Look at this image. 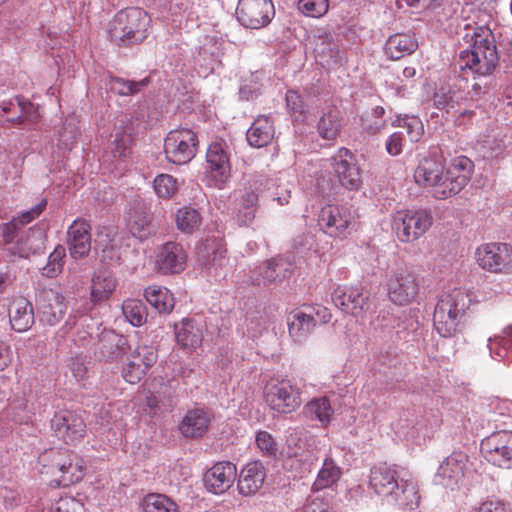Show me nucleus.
Segmentation results:
<instances>
[{"mask_svg":"<svg viewBox=\"0 0 512 512\" xmlns=\"http://www.w3.org/2000/svg\"><path fill=\"white\" fill-rule=\"evenodd\" d=\"M393 124L404 130L411 142L419 141L424 133L423 124L416 116L398 117Z\"/></svg>","mask_w":512,"mask_h":512,"instance_id":"48","label":"nucleus"},{"mask_svg":"<svg viewBox=\"0 0 512 512\" xmlns=\"http://www.w3.org/2000/svg\"><path fill=\"white\" fill-rule=\"evenodd\" d=\"M17 107L20 114L13 118H8L7 121L15 124H22L24 121L36 122L40 118L39 107L34 105L29 100L16 97Z\"/></svg>","mask_w":512,"mask_h":512,"instance_id":"49","label":"nucleus"},{"mask_svg":"<svg viewBox=\"0 0 512 512\" xmlns=\"http://www.w3.org/2000/svg\"><path fill=\"white\" fill-rule=\"evenodd\" d=\"M20 229L21 227L16 224L13 219L9 222L0 224L4 252L5 248H10V245L16 244L17 238L21 235Z\"/></svg>","mask_w":512,"mask_h":512,"instance_id":"56","label":"nucleus"},{"mask_svg":"<svg viewBox=\"0 0 512 512\" xmlns=\"http://www.w3.org/2000/svg\"><path fill=\"white\" fill-rule=\"evenodd\" d=\"M275 16L272 0H239L236 17L239 23L251 29L267 26Z\"/></svg>","mask_w":512,"mask_h":512,"instance_id":"12","label":"nucleus"},{"mask_svg":"<svg viewBox=\"0 0 512 512\" xmlns=\"http://www.w3.org/2000/svg\"><path fill=\"white\" fill-rule=\"evenodd\" d=\"M65 256V248L61 245L57 246L54 251L49 255L48 263L43 268V274L48 277L57 275L63 265V257Z\"/></svg>","mask_w":512,"mask_h":512,"instance_id":"55","label":"nucleus"},{"mask_svg":"<svg viewBox=\"0 0 512 512\" xmlns=\"http://www.w3.org/2000/svg\"><path fill=\"white\" fill-rule=\"evenodd\" d=\"M390 299L399 305L411 302L418 294L415 276L408 271H399L393 275L388 284Z\"/></svg>","mask_w":512,"mask_h":512,"instance_id":"25","label":"nucleus"},{"mask_svg":"<svg viewBox=\"0 0 512 512\" xmlns=\"http://www.w3.org/2000/svg\"><path fill=\"white\" fill-rule=\"evenodd\" d=\"M78 135L76 125L72 121H66L58 132L59 142L67 149H71Z\"/></svg>","mask_w":512,"mask_h":512,"instance_id":"61","label":"nucleus"},{"mask_svg":"<svg viewBox=\"0 0 512 512\" xmlns=\"http://www.w3.org/2000/svg\"><path fill=\"white\" fill-rule=\"evenodd\" d=\"M342 475L341 468L335 461L327 456L323 460L321 469L312 485L313 495H317L322 490L334 491V486L338 483Z\"/></svg>","mask_w":512,"mask_h":512,"instance_id":"35","label":"nucleus"},{"mask_svg":"<svg viewBox=\"0 0 512 512\" xmlns=\"http://www.w3.org/2000/svg\"><path fill=\"white\" fill-rule=\"evenodd\" d=\"M265 400L271 409L288 414L300 407L301 393L289 380H276L267 384Z\"/></svg>","mask_w":512,"mask_h":512,"instance_id":"10","label":"nucleus"},{"mask_svg":"<svg viewBox=\"0 0 512 512\" xmlns=\"http://www.w3.org/2000/svg\"><path fill=\"white\" fill-rule=\"evenodd\" d=\"M293 271V260L289 256L277 255L266 260L253 271L251 281L254 285H279L289 278Z\"/></svg>","mask_w":512,"mask_h":512,"instance_id":"13","label":"nucleus"},{"mask_svg":"<svg viewBox=\"0 0 512 512\" xmlns=\"http://www.w3.org/2000/svg\"><path fill=\"white\" fill-rule=\"evenodd\" d=\"M316 438L304 430H294L287 438L288 454L294 457V452L307 449L308 444H315Z\"/></svg>","mask_w":512,"mask_h":512,"instance_id":"50","label":"nucleus"},{"mask_svg":"<svg viewBox=\"0 0 512 512\" xmlns=\"http://www.w3.org/2000/svg\"><path fill=\"white\" fill-rule=\"evenodd\" d=\"M473 169V162L466 156H458L451 160L445 171V182L447 183L449 197L459 193L467 185Z\"/></svg>","mask_w":512,"mask_h":512,"instance_id":"24","label":"nucleus"},{"mask_svg":"<svg viewBox=\"0 0 512 512\" xmlns=\"http://www.w3.org/2000/svg\"><path fill=\"white\" fill-rule=\"evenodd\" d=\"M211 422V414L204 408L188 410L180 423L179 430L184 437L200 438L207 431Z\"/></svg>","mask_w":512,"mask_h":512,"instance_id":"30","label":"nucleus"},{"mask_svg":"<svg viewBox=\"0 0 512 512\" xmlns=\"http://www.w3.org/2000/svg\"><path fill=\"white\" fill-rule=\"evenodd\" d=\"M147 372L143 370L141 365L135 364L130 359L128 363L123 367L122 376L128 383H138Z\"/></svg>","mask_w":512,"mask_h":512,"instance_id":"63","label":"nucleus"},{"mask_svg":"<svg viewBox=\"0 0 512 512\" xmlns=\"http://www.w3.org/2000/svg\"><path fill=\"white\" fill-rule=\"evenodd\" d=\"M9 319L13 330L25 332L34 324L32 303L24 297L14 298L9 305Z\"/></svg>","mask_w":512,"mask_h":512,"instance_id":"32","label":"nucleus"},{"mask_svg":"<svg viewBox=\"0 0 512 512\" xmlns=\"http://www.w3.org/2000/svg\"><path fill=\"white\" fill-rule=\"evenodd\" d=\"M151 221V214L143 205H138L131 211L127 225L134 237L143 240L153 232Z\"/></svg>","mask_w":512,"mask_h":512,"instance_id":"38","label":"nucleus"},{"mask_svg":"<svg viewBox=\"0 0 512 512\" xmlns=\"http://www.w3.org/2000/svg\"><path fill=\"white\" fill-rule=\"evenodd\" d=\"M144 297L159 313L169 314L174 309L173 294L165 287L150 286L145 289Z\"/></svg>","mask_w":512,"mask_h":512,"instance_id":"40","label":"nucleus"},{"mask_svg":"<svg viewBox=\"0 0 512 512\" xmlns=\"http://www.w3.org/2000/svg\"><path fill=\"white\" fill-rule=\"evenodd\" d=\"M342 129L341 112L336 107H329L322 113L317 123V132L324 140H335Z\"/></svg>","mask_w":512,"mask_h":512,"instance_id":"37","label":"nucleus"},{"mask_svg":"<svg viewBox=\"0 0 512 512\" xmlns=\"http://www.w3.org/2000/svg\"><path fill=\"white\" fill-rule=\"evenodd\" d=\"M149 83V77L139 81L127 80L120 77H111L108 85L112 92L121 96H130L139 93Z\"/></svg>","mask_w":512,"mask_h":512,"instance_id":"46","label":"nucleus"},{"mask_svg":"<svg viewBox=\"0 0 512 512\" xmlns=\"http://www.w3.org/2000/svg\"><path fill=\"white\" fill-rule=\"evenodd\" d=\"M304 413L311 420L327 425L333 415V409L327 397H320L309 401L304 407Z\"/></svg>","mask_w":512,"mask_h":512,"instance_id":"43","label":"nucleus"},{"mask_svg":"<svg viewBox=\"0 0 512 512\" xmlns=\"http://www.w3.org/2000/svg\"><path fill=\"white\" fill-rule=\"evenodd\" d=\"M202 223L199 211L191 206H184L176 213L177 228L186 234L198 230Z\"/></svg>","mask_w":512,"mask_h":512,"instance_id":"44","label":"nucleus"},{"mask_svg":"<svg viewBox=\"0 0 512 512\" xmlns=\"http://www.w3.org/2000/svg\"><path fill=\"white\" fill-rule=\"evenodd\" d=\"M115 287L116 281L109 271H98L92 280V301L97 303L108 299Z\"/></svg>","mask_w":512,"mask_h":512,"instance_id":"41","label":"nucleus"},{"mask_svg":"<svg viewBox=\"0 0 512 512\" xmlns=\"http://www.w3.org/2000/svg\"><path fill=\"white\" fill-rule=\"evenodd\" d=\"M198 139L190 129L170 131L164 141V152L167 159L178 165L191 161L197 152Z\"/></svg>","mask_w":512,"mask_h":512,"instance_id":"8","label":"nucleus"},{"mask_svg":"<svg viewBox=\"0 0 512 512\" xmlns=\"http://www.w3.org/2000/svg\"><path fill=\"white\" fill-rule=\"evenodd\" d=\"M197 263L209 277L220 280L226 276L227 249L222 239L206 238L197 247Z\"/></svg>","mask_w":512,"mask_h":512,"instance_id":"5","label":"nucleus"},{"mask_svg":"<svg viewBox=\"0 0 512 512\" xmlns=\"http://www.w3.org/2000/svg\"><path fill=\"white\" fill-rule=\"evenodd\" d=\"M332 160L340 184L346 189L358 190L362 184L361 170L351 151L341 148Z\"/></svg>","mask_w":512,"mask_h":512,"instance_id":"19","label":"nucleus"},{"mask_svg":"<svg viewBox=\"0 0 512 512\" xmlns=\"http://www.w3.org/2000/svg\"><path fill=\"white\" fill-rule=\"evenodd\" d=\"M46 234L40 227L34 226L21 232L16 244L5 248L6 256L10 261L28 259L32 255L44 253Z\"/></svg>","mask_w":512,"mask_h":512,"instance_id":"15","label":"nucleus"},{"mask_svg":"<svg viewBox=\"0 0 512 512\" xmlns=\"http://www.w3.org/2000/svg\"><path fill=\"white\" fill-rule=\"evenodd\" d=\"M406 476L403 468L381 464L371 469L369 485L388 502L413 510L419 506L420 495L417 484Z\"/></svg>","mask_w":512,"mask_h":512,"instance_id":"2","label":"nucleus"},{"mask_svg":"<svg viewBox=\"0 0 512 512\" xmlns=\"http://www.w3.org/2000/svg\"><path fill=\"white\" fill-rule=\"evenodd\" d=\"M478 264L488 271L499 272L512 267V247L506 243H489L476 251Z\"/></svg>","mask_w":512,"mask_h":512,"instance_id":"18","label":"nucleus"},{"mask_svg":"<svg viewBox=\"0 0 512 512\" xmlns=\"http://www.w3.org/2000/svg\"><path fill=\"white\" fill-rule=\"evenodd\" d=\"M257 447L269 457H275L278 453V445L267 431H260L256 435Z\"/></svg>","mask_w":512,"mask_h":512,"instance_id":"58","label":"nucleus"},{"mask_svg":"<svg viewBox=\"0 0 512 512\" xmlns=\"http://www.w3.org/2000/svg\"><path fill=\"white\" fill-rule=\"evenodd\" d=\"M319 449L317 443L308 444L307 449L300 452H294V458L303 466V472H310L312 467L318 461Z\"/></svg>","mask_w":512,"mask_h":512,"instance_id":"54","label":"nucleus"},{"mask_svg":"<svg viewBox=\"0 0 512 512\" xmlns=\"http://www.w3.org/2000/svg\"><path fill=\"white\" fill-rule=\"evenodd\" d=\"M471 39L473 40L471 49L460 53V68L472 71L475 80L472 91L474 95L480 96L496 86L493 73L499 57L494 36L488 27L475 28Z\"/></svg>","mask_w":512,"mask_h":512,"instance_id":"1","label":"nucleus"},{"mask_svg":"<svg viewBox=\"0 0 512 512\" xmlns=\"http://www.w3.org/2000/svg\"><path fill=\"white\" fill-rule=\"evenodd\" d=\"M154 190L161 198H170L177 191L176 179L168 174H161L154 180Z\"/></svg>","mask_w":512,"mask_h":512,"instance_id":"52","label":"nucleus"},{"mask_svg":"<svg viewBox=\"0 0 512 512\" xmlns=\"http://www.w3.org/2000/svg\"><path fill=\"white\" fill-rule=\"evenodd\" d=\"M329 8L328 0H299L298 9L306 16L321 17Z\"/></svg>","mask_w":512,"mask_h":512,"instance_id":"53","label":"nucleus"},{"mask_svg":"<svg viewBox=\"0 0 512 512\" xmlns=\"http://www.w3.org/2000/svg\"><path fill=\"white\" fill-rule=\"evenodd\" d=\"M143 512H178V506L166 495L152 493L143 500Z\"/></svg>","mask_w":512,"mask_h":512,"instance_id":"47","label":"nucleus"},{"mask_svg":"<svg viewBox=\"0 0 512 512\" xmlns=\"http://www.w3.org/2000/svg\"><path fill=\"white\" fill-rule=\"evenodd\" d=\"M36 308L40 322L49 325H57L67 311L64 296L52 288H42L36 295Z\"/></svg>","mask_w":512,"mask_h":512,"instance_id":"14","label":"nucleus"},{"mask_svg":"<svg viewBox=\"0 0 512 512\" xmlns=\"http://www.w3.org/2000/svg\"><path fill=\"white\" fill-rule=\"evenodd\" d=\"M40 460L42 462L50 461L52 473H54V470L62 473L60 481L64 486L77 483L84 476L85 466L83 460L70 450H50L44 453Z\"/></svg>","mask_w":512,"mask_h":512,"instance_id":"9","label":"nucleus"},{"mask_svg":"<svg viewBox=\"0 0 512 512\" xmlns=\"http://www.w3.org/2000/svg\"><path fill=\"white\" fill-rule=\"evenodd\" d=\"M236 475L237 468L232 462H218L206 471L203 482L209 492L222 494L233 485Z\"/></svg>","mask_w":512,"mask_h":512,"instance_id":"23","label":"nucleus"},{"mask_svg":"<svg viewBox=\"0 0 512 512\" xmlns=\"http://www.w3.org/2000/svg\"><path fill=\"white\" fill-rule=\"evenodd\" d=\"M130 360L141 365L144 371H148L157 361V351L153 346H139L131 354Z\"/></svg>","mask_w":512,"mask_h":512,"instance_id":"51","label":"nucleus"},{"mask_svg":"<svg viewBox=\"0 0 512 512\" xmlns=\"http://www.w3.org/2000/svg\"><path fill=\"white\" fill-rule=\"evenodd\" d=\"M488 347L494 358L512 361V326L504 329L502 336L489 338Z\"/></svg>","mask_w":512,"mask_h":512,"instance_id":"42","label":"nucleus"},{"mask_svg":"<svg viewBox=\"0 0 512 512\" xmlns=\"http://www.w3.org/2000/svg\"><path fill=\"white\" fill-rule=\"evenodd\" d=\"M433 100L434 105L438 109H445L449 112V110L453 109L456 104L455 92L451 89L440 88L435 92Z\"/></svg>","mask_w":512,"mask_h":512,"instance_id":"59","label":"nucleus"},{"mask_svg":"<svg viewBox=\"0 0 512 512\" xmlns=\"http://www.w3.org/2000/svg\"><path fill=\"white\" fill-rule=\"evenodd\" d=\"M46 206V199H42L37 205L32 207L30 210L23 212L18 217H14L13 220L20 227L25 226L36 219L45 210Z\"/></svg>","mask_w":512,"mask_h":512,"instance_id":"62","label":"nucleus"},{"mask_svg":"<svg viewBox=\"0 0 512 512\" xmlns=\"http://www.w3.org/2000/svg\"><path fill=\"white\" fill-rule=\"evenodd\" d=\"M122 313L126 320L133 326H142L147 321V307L138 299H127L122 304Z\"/></svg>","mask_w":512,"mask_h":512,"instance_id":"45","label":"nucleus"},{"mask_svg":"<svg viewBox=\"0 0 512 512\" xmlns=\"http://www.w3.org/2000/svg\"><path fill=\"white\" fill-rule=\"evenodd\" d=\"M414 179L418 185L429 188L435 198H449L441 156L431 154L421 159L415 169Z\"/></svg>","mask_w":512,"mask_h":512,"instance_id":"6","label":"nucleus"},{"mask_svg":"<svg viewBox=\"0 0 512 512\" xmlns=\"http://www.w3.org/2000/svg\"><path fill=\"white\" fill-rule=\"evenodd\" d=\"M352 212L349 207L326 205L319 213L318 224L331 237H345L352 223Z\"/></svg>","mask_w":512,"mask_h":512,"instance_id":"17","label":"nucleus"},{"mask_svg":"<svg viewBox=\"0 0 512 512\" xmlns=\"http://www.w3.org/2000/svg\"><path fill=\"white\" fill-rule=\"evenodd\" d=\"M418 48V42L413 35L396 33L385 42L384 53L390 60H399L413 54Z\"/></svg>","mask_w":512,"mask_h":512,"instance_id":"33","label":"nucleus"},{"mask_svg":"<svg viewBox=\"0 0 512 512\" xmlns=\"http://www.w3.org/2000/svg\"><path fill=\"white\" fill-rule=\"evenodd\" d=\"M186 258L181 244L167 242L157 254L156 265L163 274H175L184 270Z\"/></svg>","mask_w":512,"mask_h":512,"instance_id":"28","label":"nucleus"},{"mask_svg":"<svg viewBox=\"0 0 512 512\" xmlns=\"http://www.w3.org/2000/svg\"><path fill=\"white\" fill-rule=\"evenodd\" d=\"M132 138L125 133H117L113 141L114 148L112 150L114 158H125L130 153Z\"/></svg>","mask_w":512,"mask_h":512,"instance_id":"60","label":"nucleus"},{"mask_svg":"<svg viewBox=\"0 0 512 512\" xmlns=\"http://www.w3.org/2000/svg\"><path fill=\"white\" fill-rule=\"evenodd\" d=\"M432 214L428 210H406L397 212L392 228L401 242H412L421 237L432 225Z\"/></svg>","mask_w":512,"mask_h":512,"instance_id":"7","label":"nucleus"},{"mask_svg":"<svg viewBox=\"0 0 512 512\" xmlns=\"http://www.w3.org/2000/svg\"><path fill=\"white\" fill-rule=\"evenodd\" d=\"M51 428L56 437L66 444L80 441L86 434V424L82 417L74 411L61 410L51 420Z\"/></svg>","mask_w":512,"mask_h":512,"instance_id":"16","label":"nucleus"},{"mask_svg":"<svg viewBox=\"0 0 512 512\" xmlns=\"http://www.w3.org/2000/svg\"><path fill=\"white\" fill-rule=\"evenodd\" d=\"M206 159L214 186L222 188L230 177L231 169L226 143L212 142L207 149Z\"/></svg>","mask_w":512,"mask_h":512,"instance_id":"20","label":"nucleus"},{"mask_svg":"<svg viewBox=\"0 0 512 512\" xmlns=\"http://www.w3.org/2000/svg\"><path fill=\"white\" fill-rule=\"evenodd\" d=\"M288 332L290 337L298 343L304 342L313 332L317 320L313 317V309H295L287 316Z\"/></svg>","mask_w":512,"mask_h":512,"instance_id":"29","label":"nucleus"},{"mask_svg":"<svg viewBox=\"0 0 512 512\" xmlns=\"http://www.w3.org/2000/svg\"><path fill=\"white\" fill-rule=\"evenodd\" d=\"M175 339L177 344L183 349H196L203 340L201 327L193 319H183L174 326Z\"/></svg>","mask_w":512,"mask_h":512,"instance_id":"34","label":"nucleus"},{"mask_svg":"<svg viewBox=\"0 0 512 512\" xmlns=\"http://www.w3.org/2000/svg\"><path fill=\"white\" fill-rule=\"evenodd\" d=\"M467 463V456L461 452H454L448 456L438 468L436 480L446 488L454 489L463 479Z\"/></svg>","mask_w":512,"mask_h":512,"instance_id":"27","label":"nucleus"},{"mask_svg":"<svg viewBox=\"0 0 512 512\" xmlns=\"http://www.w3.org/2000/svg\"><path fill=\"white\" fill-rule=\"evenodd\" d=\"M91 226L82 219L75 220L67 231L69 253L75 260L84 258L91 250Z\"/></svg>","mask_w":512,"mask_h":512,"instance_id":"26","label":"nucleus"},{"mask_svg":"<svg viewBox=\"0 0 512 512\" xmlns=\"http://www.w3.org/2000/svg\"><path fill=\"white\" fill-rule=\"evenodd\" d=\"M481 452L492 464L512 469V431L499 430L481 442Z\"/></svg>","mask_w":512,"mask_h":512,"instance_id":"11","label":"nucleus"},{"mask_svg":"<svg viewBox=\"0 0 512 512\" xmlns=\"http://www.w3.org/2000/svg\"><path fill=\"white\" fill-rule=\"evenodd\" d=\"M151 18L146 11L130 7L119 11L108 24V34L119 47H131L143 42L149 33Z\"/></svg>","mask_w":512,"mask_h":512,"instance_id":"3","label":"nucleus"},{"mask_svg":"<svg viewBox=\"0 0 512 512\" xmlns=\"http://www.w3.org/2000/svg\"><path fill=\"white\" fill-rule=\"evenodd\" d=\"M370 293L363 287H349L334 290L332 294V301L343 312L359 316L364 311L368 310Z\"/></svg>","mask_w":512,"mask_h":512,"instance_id":"21","label":"nucleus"},{"mask_svg":"<svg viewBox=\"0 0 512 512\" xmlns=\"http://www.w3.org/2000/svg\"><path fill=\"white\" fill-rule=\"evenodd\" d=\"M470 302L468 294L458 288L439 298L434 310L433 325L440 336L453 337L460 331Z\"/></svg>","mask_w":512,"mask_h":512,"instance_id":"4","label":"nucleus"},{"mask_svg":"<svg viewBox=\"0 0 512 512\" xmlns=\"http://www.w3.org/2000/svg\"><path fill=\"white\" fill-rule=\"evenodd\" d=\"M286 104L292 116L297 118L305 112V104L301 96L296 91H288L286 93Z\"/></svg>","mask_w":512,"mask_h":512,"instance_id":"64","label":"nucleus"},{"mask_svg":"<svg viewBox=\"0 0 512 512\" xmlns=\"http://www.w3.org/2000/svg\"><path fill=\"white\" fill-rule=\"evenodd\" d=\"M275 129L273 122L267 116H259L252 123L246 133V138L252 147L261 148L267 146L273 139Z\"/></svg>","mask_w":512,"mask_h":512,"instance_id":"36","label":"nucleus"},{"mask_svg":"<svg viewBox=\"0 0 512 512\" xmlns=\"http://www.w3.org/2000/svg\"><path fill=\"white\" fill-rule=\"evenodd\" d=\"M332 497L331 495L330 499H325L320 495L310 496L303 512H336Z\"/></svg>","mask_w":512,"mask_h":512,"instance_id":"57","label":"nucleus"},{"mask_svg":"<svg viewBox=\"0 0 512 512\" xmlns=\"http://www.w3.org/2000/svg\"><path fill=\"white\" fill-rule=\"evenodd\" d=\"M315 51L321 58V61L327 65L341 64L343 61L339 46L335 42L334 36L330 33L322 32L318 35Z\"/></svg>","mask_w":512,"mask_h":512,"instance_id":"39","label":"nucleus"},{"mask_svg":"<svg viewBox=\"0 0 512 512\" xmlns=\"http://www.w3.org/2000/svg\"><path fill=\"white\" fill-rule=\"evenodd\" d=\"M265 476V468L261 462H249L239 475L237 484L239 493L244 496L255 494L262 487Z\"/></svg>","mask_w":512,"mask_h":512,"instance_id":"31","label":"nucleus"},{"mask_svg":"<svg viewBox=\"0 0 512 512\" xmlns=\"http://www.w3.org/2000/svg\"><path fill=\"white\" fill-rule=\"evenodd\" d=\"M129 349L130 346L125 336L113 330H103L98 335L94 355L99 360L113 361L125 355Z\"/></svg>","mask_w":512,"mask_h":512,"instance_id":"22","label":"nucleus"}]
</instances>
